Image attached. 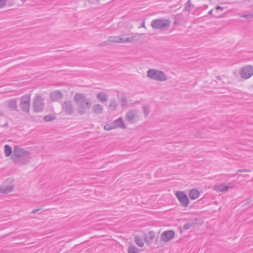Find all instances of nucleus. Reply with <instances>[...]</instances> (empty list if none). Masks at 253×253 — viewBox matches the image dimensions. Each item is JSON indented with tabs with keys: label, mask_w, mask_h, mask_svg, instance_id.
Listing matches in <instances>:
<instances>
[{
	"label": "nucleus",
	"mask_w": 253,
	"mask_h": 253,
	"mask_svg": "<svg viewBox=\"0 0 253 253\" xmlns=\"http://www.w3.org/2000/svg\"><path fill=\"white\" fill-rule=\"evenodd\" d=\"M117 106L118 104L116 99L115 98L110 99L109 101V108L111 110L114 111L116 109Z\"/></svg>",
	"instance_id": "20"
},
{
	"label": "nucleus",
	"mask_w": 253,
	"mask_h": 253,
	"mask_svg": "<svg viewBox=\"0 0 253 253\" xmlns=\"http://www.w3.org/2000/svg\"><path fill=\"white\" fill-rule=\"evenodd\" d=\"M92 111L95 114H100L103 112V108L100 104H96L92 107Z\"/></svg>",
	"instance_id": "19"
},
{
	"label": "nucleus",
	"mask_w": 253,
	"mask_h": 253,
	"mask_svg": "<svg viewBox=\"0 0 253 253\" xmlns=\"http://www.w3.org/2000/svg\"><path fill=\"white\" fill-rule=\"evenodd\" d=\"M253 75V66L247 65L244 66L241 71L240 76L242 78L248 79Z\"/></svg>",
	"instance_id": "9"
},
{
	"label": "nucleus",
	"mask_w": 253,
	"mask_h": 253,
	"mask_svg": "<svg viewBox=\"0 0 253 253\" xmlns=\"http://www.w3.org/2000/svg\"><path fill=\"white\" fill-rule=\"evenodd\" d=\"M120 37L110 36L108 38L109 42H120Z\"/></svg>",
	"instance_id": "30"
},
{
	"label": "nucleus",
	"mask_w": 253,
	"mask_h": 253,
	"mask_svg": "<svg viewBox=\"0 0 253 253\" xmlns=\"http://www.w3.org/2000/svg\"><path fill=\"white\" fill-rule=\"evenodd\" d=\"M115 126L117 128H122L123 129H126V126H125V123H124L122 118L120 117L118 119L115 120L113 122Z\"/></svg>",
	"instance_id": "17"
},
{
	"label": "nucleus",
	"mask_w": 253,
	"mask_h": 253,
	"mask_svg": "<svg viewBox=\"0 0 253 253\" xmlns=\"http://www.w3.org/2000/svg\"><path fill=\"white\" fill-rule=\"evenodd\" d=\"M55 119V116L52 115H48L44 117L43 120L45 122H51L54 120Z\"/></svg>",
	"instance_id": "29"
},
{
	"label": "nucleus",
	"mask_w": 253,
	"mask_h": 253,
	"mask_svg": "<svg viewBox=\"0 0 253 253\" xmlns=\"http://www.w3.org/2000/svg\"><path fill=\"white\" fill-rule=\"evenodd\" d=\"M136 111L132 110L128 111L126 115V120L130 123L134 122V119L136 118Z\"/></svg>",
	"instance_id": "15"
},
{
	"label": "nucleus",
	"mask_w": 253,
	"mask_h": 253,
	"mask_svg": "<svg viewBox=\"0 0 253 253\" xmlns=\"http://www.w3.org/2000/svg\"><path fill=\"white\" fill-rule=\"evenodd\" d=\"M74 100L77 106V111L81 115L85 114L87 110L91 106L89 99L83 93H76L74 96Z\"/></svg>",
	"instance_id": "2"
},
{
	"label": "nucleus",
	"mask_w": 253,
	"mask_h": 253,
	"mask_svg": "<svg viewBox=\"0 0 253 253\" xmlns=\"http://www.w3.org/2000/svg\"><path fill=\"white\" fill-rule=\"evenodd\" d=\"M248 0V1H250V0Z\"/></svg>",
	"instance_id": "51"
},
{
	"label": "nucleus",
	"mask_w": 253,
	"mask_h": 253,
	"mask_svg": "<svg viewBox=\"0 0 253 253\" xmlns=\"http://www.w3.org/2000/svg\"><path fill=\"white\" fill-rule=\"evenodd\" d=\"M40 210H41V209H37L33 210L32 211V212L33 213H37L38 211H39Z\"/></svg>",
	"instance_id": "42"
},
{
	"label": "nucleus",
	"mask_w": 253,
	"mask_h": 253,
	"mask_svg": "<svg viewBox=\"0 0 253 253\" xmlns=\"http://www.w3.org/2000/svg\"><path fill=\"white\" fill-rule=\"evenodd\" d=\"M155 237V232L152 231H150L147 235L145 234L144 240L146 243L148 244H151L153 242Z\"/></svg>",
	"instance_id": "16"
},
{
	"label": "nucleus",
	"mask_w": 253,
	"mask_h": 253,
	"mask_svg": "<svg viewBox=\"0 0 253 253\" xmlns=\"http://www.w3.org/2000/svg\"><path fill=\"white\" fill-rule=\"evenodd\" d=\"M206 7H208V5H205Z\"/></svg>",
	"instance_id": "49"
},
{
	"label": "nucleus",
	"mask_w": 253,
	"mask_h": 253,
	"mask_svg": "<svg viewBox=\"0 0 253 253\" xmlns=\"http://www.w3.org/2000/svg\"><path fill=\"white\" fill-rule=\"evenodd\" d=\"M242 18H246L248 19L253 18V13H250L249 14H243L241 16Z\"/></svg>",
	"instance_id": "34"
},
{
	"label": "nucleus",
	"mask_w": 253,
	"mask_h": 253,
	"mask_svg": "<svg viewBox=\"0 0 253 253\" xmlns=\"http://www.w3.org/2000/svg\"><path fill=\"white\" fill-rule=\"evenodd\" d=\"M8 126L7 123H5V125H4V126Z\"/></svg>",
	"instance_id": "47"
},
{
	"label": "nucleus",
	"mask_w": 253,
	"mask_h": 253,
	"mask_svg": "<svg viewBox=\"0 0 253 253\" xmlns=\"http://www.w3.org/2000/svg\"><path fill=\"white\" fill-rule=\"evenodd\" d=\"M141 27L145 28V22L143 21L141 24Z\"/></svg>",
	"instance_id": "45"
},
{
	"label": "nucleus",
	"mask_w": 253,
	"mask_h": 253,
	"mask_svg": "<svg viewBox=\"0 0 253 253\" xmlns=\"http://www.w3.org/2000/svg\"><path fill=\"white\" fill-rule=\"evenodd\" d=\"M109 40H108L107 41H104L103 42H102V43H100L98 45V47H102V46H106V45H107L109 44Z\"/></svg>",
	"instance_id": "37"
},
{
	"label": "nucleus",
	"mask_w": 253,
	"mask_h": 253,
	"mask_svg": "<svg viewBox=\"0 0 253 253\" xmlns=\"http://www.w3.org/2000/svg\"><path fill=\"white\" fill-rule=\"evenodd\" d=\"M33 105L35 112H42L44 108V99L40 95H37L33 100Z\"/></svg>",
	"instance_id": "6"
},
{
	"label": "nucleus",
	"mask_w": 253,
	"mask_h": 253,
	"mask_svg": "<svg viewBox=\"0 0 253 253\" xmlns=\"http://www.w3.org/2000/svg\"><path fill=\"white\" fill-rule=\"evenodd\" d=\"M233 186V184L232 182L229 183V185H225V183H222L219 185H215L213 187V189L218 192H225L227 191L229 188H231Z\"/></svg>",
	"instance_id": "12"
},
{
	"label": "nucleus",
	"mask_w": 253,
	"mask_h": 253,
	"mask_svg": "<svg viewBox=\"0 0 253 253\" xmlns=\"http://www.w3.org/2000/svg\"><path fill=\"white\" fill-rule=\"evenodd\" d=\"M252 202V200L251 198H248L247 200H246V203L244 204L245 205H248L250 203H251V202Z\"/></svg>",
	"instance_id": "41"
},
{
	"label": "nucleus",
	"mask_w": 253,
	"mask_h": 253,
	"mask_svg": "<svg viewBox=\"0 0 253 253\" xmlns=\"http://www.w3.org/2000/svg\"><path fill=\"white\" fill-rule=\"evenodd\" d=\"M200 196V192L196 189H191L189 193V197L191 200H195Z\"/></svg>",
	"instance_id": "18"
},
{
	"label": "nucleus",
	"mask_w": 253,
	"mask_h": 253,
	"mask_svg": "<svg viewBox=\"0 0 253 253\" xmlns=\"http://www.w3.org/2000/svg\"><path fill=\"white\" fill-rule=\"evenodd\" d=\"M128 253H139V249L134 245H129L128 250Z\"/></svg>",
	"instance_id": "23"
},
{
	"label": "nucleus",
	"mask_w": 253,
	"mask_h": 253,
	"mask_svg": "<svg viewBox=\"0 0 253 253\" xmlns=\"http://www.w3.org/2000/svg\"><path fill=\"white\" fill-rule=\"evenodd\" d=\"M7 0H0V8L6 5Z\"/></svg>",
	"instance_id": "35"
},
{
	"label": "nucleus",
	"mask_w": 253,
	"mask_h": 253,
	"mask_svg": "<svg viewBox=\"0 0 253 253\" xmlns=\"http://www.w3.org/2000/svg\"><path fill=\"white\" fill-rule=\"evenodd\" d=\"M191 7H194V5L192 4L191 0H188L185 4H184V8L183 11H187L190 12L191 11L190 8Z\"/></svg>",
	"instance_id": "26"
},
{
	"label": "nucleus",
	"mask_w": 253,
	"mask_h": 253,
	"mask_svg": "<svg viewBox=\"0 0 253 253\" xmlns=\"http://www.w3.org/2000/svg\"><path fill=\"white\" fill-rule=\"evenodd\" d=\"M4 154L6 157H9L12 154V150L11 147L8 144L5 145L4 146Z\"/></svg>",
	"instance_id": "24"
},
{
	"label": "nucleus",
	"mask_w": 253,
	"mask_h": 253,
	"mask_svg": "<svg viewBox=\"0 0 253 253\" xmlns=\"http://www.w3.org/2000/svg\"><path fill=\"white\" fill-rule=\"evenodd\" d=\"M30 100V96L28 94H25L20 98V106L22 112L26 113H29Z\"/></svg>",
	"instance_id": "5"
},
{
	"label": "nucleus",
	"mask_w": 253,
	"mask_h": 253,
	"mask_svg": "<svg viewBox=\"0 0 253 253\" xmlns=\"http://www.w3.org/2000/svg\"><path fill=\"white\" fill-rule=\"evenodd\" d=\"M216 79L217 80H221V78L219 76H216Z\"/></svg>",
	"instance_id": "44"
},
{
	"label": "nucleus",
	"mask_w": 253,
	"mask_h": 253,
	"mask_svg": "<svg viewBox=\"0 0 253 253\" xmlns=\"http://www.w3.org/2000/svg\"><path fill=\"white\" fill-rule=\"evenodd\" d=\"M196 225V223L194 221H190L185 224L183 226V229L184 230H187L191 228V227H195Z\"/></svg>",
	"instance_id": "25"
},
{
	"label": "nucleus",
	"mask_w": 253,
	"mask_h": 253,
	"mask_svg": "<svg viewBox=\"0 0 253 253\" xmlns=\"http://www.w3.org/2000/svg\"><path fill=\"white\" fill-rule=\"evenodd\" d=\"M251 170L250 169H239L237 170V172H250Z\"/></svg>",
	"instance_id": "38"
},
{
	"label": "nucleus",
	"mask_w": 253,
	"mask_h": 253,
	"mask_svg": "<svg viewBox=\"0 0 253 253\" xmlns=\"http://www.w3.org/2000/svg\"><path fill=\"white\" fill-rule=\"evenodd\" d=\"M97 98L102 102H105L107 101V96L106 94L104 92H100L97 94Z\"/></svg>",
	"instance_id": "22"
},
{
	"label": "nucleus",
	"mask_w": 253,
	"mask_h": 253,
	"mask_svg": "<svg viewBox=\"0 0 253 253\" xmlns=\"http://www.w3.org/2000/svg\"><path fill=\"white\" fill-rule=\"evenodd\" d=\"M134 242L136 244L140 247H143L144 246V243L142 239L138 236H135L134 237Z\"/></svg>",
	"instance_id": "27"
},
{
	"label": "nucleus",
	"mask_w": 253,
	"mask_h": 253,
	"mask_svg": "<svg viewBox=\"0 0 253 253\" xmlns=\"http://www.w3.org/2000/svg\"><path fill=\"white\" fill-rule=\"evenodd\" d=\"M116 126L114 124L113 122L106 124L104 126V129L105 130H110L116 128Z\"/></svg>",
	"instance_id": "28"
},
{
	"label": "nucleus",
	"mask_w": 253,
	"mask_h": 253,
	"mask_svg": "<svg viewBox=\"0 0 253 253\" xmlns=\"http://www.w3.org/2000/svg\"><path fill=\"white\" fill-rule=\"evenodd\" d=\"M62 110L67 115H71L74 112V107L71 101H64L62 105Z\"/></svg>",
	"instance_id": "11"
},
{
	"label": "nucleus",
	"mask_w": 253,
	"mask_h": 253,
	"mask_svg": "<svg viewBox=\"0 0 253 253\" xmlns=\"http://www.w3.org/2000/svg\"><path fill=\"white\" fill-rule=\"evenodd\" d=\"M142 108L144 111V113L145 114V116L146 117L148 115L150 111H149V106L148 105H143Z\"/></svg>",
	"instance_id": "32"
},
{
	"label": "nucleus",
	"mask_w": 253,
	"mask_h": 253,
	"mask_svg": "<svg viewBox=\"0 0 253 253\" xmlns=\"http://www.w3.org/2000/svg\"><path fill=\"white\" fill-rule=\"evenodd\" d=\"M174 19L175 20H174V21L173 22V25L174 26L179 25L180 24V22L176 19V16L174 17Z\"/></svg>",
	"instance_id": "39"
},
{
	"label": "nucleus",
	"mask_w": 253,
	"mask_h": 253,
	"mask_svg": "<svg viewBox=\"0 0 253 253\" xmlns=\"http://www.w3.org/2000/svg\"><path fill=\"white\" fill-rule=\"evenodd\" d=\"M31 158L29 152L16 145L14 147L11 160L16 164L26 165L29 163Z\"/></svg>",
	"instance_id": "1"
},
{
	"label": "nucleus",
	"mask_w": 253,
	"mask_h": 253,
	"mask_svg": "<svg viewBox=\"0 0 253 253\" xmlns=\"http://www.w3.org/2000/svg\"><path fill=\"white\" fill-rule=\"evenodd\" d=\"M180 229V232L181 233H182V229Z\"/></svg>",
	"instance_id": "48"
},
{
	"label": "nucleus",
	"mask_w": 253,
	"mask_h": 253,
	"mask_svg": "<svg viewBox=\"0 0 253 253\" xmlns=\"http://www.w3.org/2000/svg\"><path fill=\"white\" fill-rule=\"evenodd\" d=\"M17 99L16 98H12L7 101V108L13 111L18 112L17 106Z\"/></svg>",
	"instance_id": "14"
},
{
	"label": "nucleus",
	"mask_w": 253,
	"mask_h": 253,
	"mask_svg": "<svg viewBox=\"0 0 253 253\" xmlns=\"http://www.w3.org/2000/svg\"><path fill=\"white\" fill-rule=\"evenodd\" d=\"M170 24L169 19H156L152 21L151 26L154 29L167 30Z\"/></svg>",
	"instance_id": "4"
},
{
	"label": "nucleus",
	"mask_w": 253,
	"mask_h": 253,
	"mask_svg": "<svg viewBox=\"0 0 253 253\" xmlns=\"http://www.w3.org/2000/svg\"><path fill=\"white\" fill-rule=\"evenodd\" d=\"M120 42L125 43L128 42V38H120Z\"/></svg>",
	"instance_id": "36"
},
{
	"label": "nucleus",
	"mask_w": 253,
	"mask_h": 253,
	"mask_svg": "<svg viewBox=\"0 0 253 253\" xmlns=\"http://www.w3.org/2000/svg\"><path fill=\"white\" fill-rule=\"evenodd\" d=\"M200 135H201V133H200V132H198V133H195V136L196 137H199V136Z\"/></svg>",
	"instance_id": "43"
},
{
	"label": "nucleus",
	"mask_w": 253,
	"mask_h": 253,
	"mask_svg": "<svg viewBox=\"0 0 253 253\" xmlns=\"http://www.w3.org/2000/svg\"><path fill=\"white\" fill-rule=\"evenodd\" d=\"M215 9L216 10H223V7H222V6H220L219 5H217L215 7Z\"/></svg>",
	"instance_id": "40"
},
{
	"label": "nucleus",
	"mask_w": 253,
	"mask_h": 253,
	"mask_svg": "<svg viewBox=\"0 0 253 253\" xmlns=\"http://www.w3.org/2000/svg\"><path fill=\"white\" fill-rule=\"evenodd\" d=\"M175 232L173 230H167L162 233L160 239L164 242H168L174 238Z\"/></svg>",
	"instance_id": "10"
},
{
	"label": "nucleus",
	"mask_w": 253,
	"mask_h": 253,
	"mask_svg": "<svg viewBox=\"0 0 253 253\" xmlns=\"http://www.w3.org/2000/svg\"><path fill=\"white\" fill-rule=\"evenodd\" d=\"M143 34H138L135 33L133 34L130 37H128V42H132L134 41H137L138 40H139L142 37Z\"/></svg>",
	"instance_id": "21"
},
{
	"label": "nucleus",
	"mask_w": 253,
	"mask_h": 253,
	"mask_svg": "<svg viewBox=\"0 0 253 253\" xmlns=\"http://www.w3.org/2000/svg\"><path fill=\"white\" fill-rule=\"evenodd\" d=\"M236 173H235V174H232V176H235L236 175Z\"/></svg>",
	"instance_id": "46"
},
{
	"label": "nucleus",
	"mask_w": 253,
	"mask_h": 253,
	"mask_svg": "<svg viewBox=\"0 0 253 253\" xmlns=\"http://www.w3.org/2000/svg\"><path fill=\"white\" fill-rule=\"evenodd\" d=\"M50 100L52 101H57L63 97V94L60 90L51 91L49 94Z\"/></svg>",
	"instance_id": "13"
},
{
	"label": "nucleus",
	"mask_w": 253,
	"mask_h": 253,
	"mask_svg": "<svg viewBox=\"0 0 253 253\" xmlns=\"http://www.w3.org/2000/svg\"><path fill=\"white\" fill-rule=\"evenodd\" d=\"M96 0L97 1H98V2L99 1V0Z\"/></svg>",
	"instance_id": "50"
},
{
	"label": "nucleus",
	"mask_w": 253,
	"mask_h": 253,
	"mask_svg": "<svg viewBox=\"0 0 253 253\" xmlns=\"http://www.w3.org/2000/svg\"><path fill=\"white\" fill-rule=\"evenodd\" d=\"M212 11H213L212 9H211V10H210L209 11L208 14L209 15H212V17H215V18H223V17H225V14H223L221 15H214L212 14Z\"/></svg>",
	"instance_id": "33"
},
{
	"label": "nucleus",
	"mask_w": 253,
	"mask_h": 253,
	"mask_svg": "<svg viewBox=\"0 0 253 253\" xmlns=\"http://www.w3.org/2000/svg\"><path fill=\"white\" fill-rule=\"evenodd\" d=\"M127 99L125 95H122L121 98V105L122 107L126 106L127 104Z\"/></svg>",
	"instance_id": "31"
},
{
	"label": "nucleus",
	"mask_w": 253,
	"mask_h": 253,
	"mask_svg": "<svg viewBox=\"0 0 253 253\" xmlns=\"http://www.w3.org/2000/svg\"><path fill=\"white\" fill-rule=\"evenodd\" d=\"M148 78L159 82H164L167 80V76L164 72L161 70L154 69H149L147 72Z\"/></svg>",
	"instance_id": "3"
},
{
	"label": "nucleus",
	"mask_w": 253,
	"mask_h": 253,
	"mask_svg": "<svg viewBox=\"0 0 253 253\" xmlns=\"http://www.w3.org/2000/svg\"><path fill=\"white\" fill-rule=\"evenodd\" d=\"M175 196L178 200L181 207H187L189 203V200L186 194L183 191H177L175 192Z\"/></svg>",
	"instance_id": "8"
},
{
	"label": "nucleus",
	"mask_w": 253,
	"mask_h": 253,
	"mask_svg": "<svg viewBox=\"0 0 253 253\" xmlns=\"http://www.w3.org/2000/svg\"><path fill=\"white\" fill-rule=\"evenodd\" d=\"M13 178H7L1 185L0 187V192H1L4 194H7L12 191L14 187V185L13 184Z\"/></svg>",
	"instance_id": "7"
}]
</instances>
